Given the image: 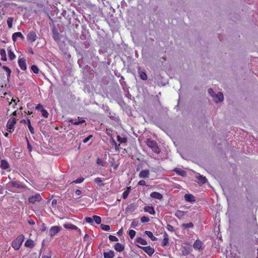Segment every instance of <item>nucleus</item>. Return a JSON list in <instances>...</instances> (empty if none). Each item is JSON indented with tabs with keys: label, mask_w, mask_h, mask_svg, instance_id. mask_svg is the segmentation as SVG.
Masks as SVG:
<instances>
[{
	"label": "nucleus",
	"mask_w": 258,
	"mask_h": 258,
	"mask_svg": "<svg viewBox=\"0 0 258 258\" xmlns=\"http://www.w3.org/2000/svg\"><path fill=\"white\" fill-rule=\"evenodd\" d=\"M24 238L23 234L18 236L12 242V247L16 250H19L24 240Z\"/></svg>",
	"instance_id": "obj_1"
},
{
	"label": "nucleus",
	"mask_w": 258,
	"mask_h": 258,
	"mask_svg": "<svg viewBox=\"0 0 258 258\" xmlns=\"http://www.w3.org/2000/svg\"><path fill=\"white\" fill-rule=\"evenodd\" d=\"M146 143L148 147L151 148L155 153L159 154L160 152V149L159 148L157 142L155 141L148 139L146 141Z\"/></svg>",
	"instance_id": "obj_2"
},
{
	"label": "nucleus",
	"mask_w": 258,
	"mask_h": 258,
	"mask_svg": "<svg viewBox=\"0 0 258 258\" xmlns=\"http://www.w3.org/2000/svg\"><path fill=\"white\" fill-rule=\"evenodd\" d=\"M9 178L10 180L9 184L13 187H16L18 188H24V186L22 185L20 181L16 179L15 177L12 178L10 176H9Z\"/></svg>",
	"instance_id": "obj_3"
},
{
	"label": "nucleus",
	"mask_w": 258,
	"mask_h": 258,
	"mask_svg": "<svg viewBox=\"0 0 258 258\" xmlns=\"http://www.w3.org/2000/svg\"><path fill=\"white\" fill-rule=\"evenodd\" d=\"M42 199L40 195L39 194H36L34 196L30 197L28 199V201L29 203L34 204L36 202L41 201Z\"/></svg>",
	"instance_id": "obj_4"
},
{
	"label": "nucleus",
	"mask_w": 258,
	"mask_h": 258,
	"mask_svg": "<svg viewBox=\"0 0 258 258\" xmlns=\"http://www.w3.org/2000/svg\"><path fill=\"white\" fill-rule=\"evenodd\" d=\"M141 249H143L148 255L152 256L155 252L154 248L150 246H142L137 245Z\"/></svg>",
	"instance_id": "obj_5"
},
{
	"label": "nucleus",
	"mask_w": 258,
	"mask_h": 258,
	"mask_svg": "<svg viewBox=\"0 0 258 258\" xmlns=\"http://www.w3.org/2000/svg\"><path fill=\"white\" fill-rule=\"evenodd\" d=\"M52 37L54 41L58 42L60 40V34L58 32V30L56 29L55 26H53L52 28Z\"/></svg>",
	"instance_id": "obj_6"
},
{
	"label": "nucleus",
	"mask_w": 258,
	"mask_h": 258,
	"mask_svg": "<svg viewBox=\"0 0 258 258\" xmlns=\"http://www.w3.org/2000/svg\"><path fill=\"white\" fill-rule=\"evenodd\" d=\"M37 38V35L34 31H30L27 35V39L30 42H34Z\"/></svg>",
	"instance_id": "obj_7"
},
{
	"label": "nucleus",
	"mask_w": 258,
	"mask_h": 258,
	"mask_svg": "<svg viewBox=\"0 0 258 258\" xmlns=\"http://www.w3.org/2000/svg\"><path fill=\"white\" fill-rule=\"evenodd\" d=\"M60 227L58 226L51 227L49 231V235L51 237L54 236L60 230Z\"/></svg>",
	"instance_id": "obj_8"
},
{
	"label": "nucleus",
	"mask_w": 258,
	"mask_h": 258,
	"mask_svg": "<svg viewBox=\"0 0 258 258\" xmlns=\"http://www.w3.org/2000/svg\"><path fill=\"white\" fill-rule=\"evenodd\" d=\"M16 123V119L15 118H11L7 123L8 131L11 133L12 130H13L14 125Z\"/></svg>",
	"instance_id": "obj_9"
},
{
	"label": "nucleus",
	"mask_w": 258,
	"mask_h": 258,
	"mask_svg": "<svg viewBox=\"0 0 258 258\" xmlns=\"http://www.w3.org/2000/svg\"><path fill=\"white\" fill-rule=\"evenodd\" d=\"M203 242L199 239H197L193 244L195 249L200 250L202 249Z\"/></svg>",
	"instance_id": "obj_10"
},
{
	"label": "nucleus",
	"mask_w": 258,
	"mask_h": 258,
	"mask_svg": "<svg viewBox=\"0 0 258 258\" xmlns=\"http://www.w3.org/2000/svg\"><path fill=\"white\" fill-rule=\"evenodd\" d=\"M150 175V172L149 170H142L139 173V176L142 178H148Z\"/></svg>",
	"instance_id": "obj_11"
},
{
	"label": "nucleus",
	"mask_w": 258,
	"mask_h": 258,
	"mask_svg": "<svg viewBox=\"0 0 258 258\" xmlns=\"http://www.w3.org/2000/svg\"><path fill=\"white\" fill-rule=\"evenodd\" d=\"M18 64L21 70L25 71L27 69L26 61L24 58H19L18 60Z\"/></svg>",
	"instance_id": "obj_12"
},
{
	"label": "nucleus",
	"mask_w": 258,
	"mask_h": 258,
	"mask_svg": "<svg viewBox=\"0 0 258 258\" xmlns=\"http://www.w3.org/2000/svg\"><path fill=\"white\" fill-rule=\"evenodd\" d=\"M138 73L139 74L140 78H141V79L144 81H146L147 80L148 77L145 70H141V68H139V69H138Z\"/></svg>",
	"instance_id": "obj_13"
},
{
	"label": "nucleus",
	"mask_w": 258,
	"mask_h": 258,
	"mask_svg": "<svg viewBox=\"0 0 258 258\" xmlns=\"http://www.w3.org/2000/svg\"><path fill=\"white\" fill-rule=\"evenodd\" d=\"M18 38H21L22 40L24 39V36L22 35L21 32H18L14 33L12 35L13 40L15 42L16 41Z\"/></svg>",
	"instance_id": "obj_14"
},
{
	"label": "nucleus",
	"mask_w": 258,
	"mask_h": 258,
	"mask_svg": "<svg viewBox=\"0 0 258 258\" xmlns=\"http://www.w3.org/2000/svg\"><path fill=\"white\" fill-rule=\"evenodd\" d=\"M163 237L164 238L161 242V245L162 246H165L167 245L169 243V236L168 234L166 232H164Z\"/></svg>",
	"instance_id": "obj_15"
},
{
	"label": "nucleus",
	"mask_w": 258,
	"mask_h": 258,
	"mask_svg": "<svg viewBox=\"0 0 258 258\" xmlns=\"http://www.w3.org/2000/svg\"><path fill=\"white\" fill-rule=\"evenodd\" d=\"M151 197L152 198L158 199V200H162L163 199V196L162 194L158 192L153 191L150 194Z\"/></svg>",
	"instance_id": "obj_16"
},
{
	"label": "nucleus",
	"mask_w": 258,
	"mask_h": 258,
	"mask_svg": "<svg viewBox=\"0 0 258 258\" xmlns=\"http://www.w3.org/2000/svg\"><path fill=\"white\" fill-rule=\"evenodd\" d=\"M144 211L145 212L149 213L150 214L152 215H155V210L152 206H146L144 207Z\"/></svg>",
	"instance_id": "obj_17"
},
{
	"label": "nucleus",
	"mask_w": 258,
	"mask_h": 258,
	"mask_svg": "<svg viewBox=\"0 0 258 258\" xmlns=\"http://www.w3.org/2000/svg\"><path fill=\"white\" fill-rule=\"evenodd\" d=\"M69 122L72 124L79 125L80 124L84 123L85 122V120L84 118L80 119V117H78V121L71 119V120H70Z\"/></svg>",
	"instance_id": "obj_18"
},
{
	"label": "nucleus",
	"mask_w": 258,
	"mask_h": 258,
	"mask_svg": "<svg viewBox=\"0 0 258 258\" xmlns=\"http://www.w3.org/2000/svg\"><path fill=\"white\" fill-rule=\"evenodd\" d=\"M173 171L176 172L177 174L183 177H185L186 175V173L184 170L178 168H175L174 169Z\"/></svg>",
	"instance_id": "obj_19"
},
{
	"label": "nucleus",
	"mask_w": 258,
	"mask_h": 258,
	"mask_svg": "<svg viewBox=\"0 0 258 258\" xmlns=\"http://www.w3.org/2000/svg\"><path fill=\"white\" fill-rule=\"evenodd\" d=\"M114 247L115 250L118 252L122 251L124 249V245L120 243H116Z\"/></svg>",
	"instance_id": "obj_20"
},
{
	"label": "nucleus",
	"mask_w": 258,
	"mask_h": 258,
	"mask_svg": "<svg viewBox=\"0 0 258 258\" xmlns=\"http://www.w3.org/2000/svg\"><path fill=\"white\" fill-rule=\"evenodd\" d=\"M184 199L186 201L189 202H194L195 201L194 196L191 194H185Z\"/></svg>",
	"instance_id": "obj_21"
},
{
	"label": "nucleus",
	"mask_w": 258,
	"mask_h": 258,
	"mask_svg": "<svg viewBox=\"0 0 258 258\" xmlns=\"http://www.w3.org/2000/svg\"><path fill=\"white\" fill-rule=\"evenodd\" d=\"M103 255L104 258H113L114 253L113 251L110 250L109 252H104Z\"/></svg>",
	"instance_id": "obj_22"
},
{
	"label": "nucleus",
	"mask_w": 258,
	"mask_h": 258,
	"mask_svg": "<svg viewBox=\"0 0 258 258\" xmlns=\"http://www.w3.org/2000/svg\"><path fill=\"white\" fill-rule=\"evenodd\" d=\"M215 101L217 102V101L216 100V99H218V101L220 102H221L224 99V96L221 92H218L217 94L215 95L214 98Z\"/></svg>",
	"instance_id": "obj_23"
},
{
	"label": "nucleus",
	"mask_w": 258,
	"mask_h": 258,
	"mask_svg": "<svg viewBox=\"0 0 258 258\" xmlns=\"http://www.w3.org/2000/svg\"><path fill=\"white\" fill-rule=\"evenodd\" d=\"M104 180L101 177H97L94 179V182L97 183L99 186H103L104 185V184L103 183V181Z\"/></svg>",
	"instance_id": "obj_24"
},
{
	"label": "nucleus",
	"mask_w": 258,
	"mask_h": 258,
	"mask_svg": "<svg viewBox=\"0 0 258 258\" xmlns=\"http://www.w3.org/2000/svg\"><path fill=\"white\" fill-rule=\"evenodd\" d=\"M194 224L192 222L188 223H183L181 225V227L184 229H191L194 227Z\"/></svg>",
	"instance_id": "obj_25"
},
{
	"label": "nucleus",
	"mask_w": 258,
	"mask_h": 258,
	"mask_svg": "<svg viewBox=\"0 0 258 258\" xmlns=\"http://www.w3.org/2000/svg\"><path fill=\"white\" fill-rule=\"evenodd\" d=\"M25 246L26 247L32 248L34 246V243L33 240L30 239H28L26 240L25 243Z\"/></svg>",
	"instance_id": "obj_26"
},
{
	"label": "nucleus",
	"mask_w": 258,
	"mask_h": 258,
	"mask_svg": "<svg viewBox=\"0 0 258 258\" xmlns=\"http://www.w3.org/2000/svg\"><path fill=\"white\" fill-rule=\"evenodd\" d=\"M1 166L3 169H7L9 167V164L5 160H2L1 161Z\"/></svg>",
	"instance_id": "obj_27"
},
{
	"label": "nucleus",
	"mask_w": 258,
	"mask_h": 258,
	"mask_svg": "<svg viewBox=\"0 0 258 258\" xmlns=\"http://www.w3.org/2000/svg\"><path fill=\"white\" fill-rule=\"evenodd\" d=\"M145 233L151 238L152 241H155L157 240V238L154 236L153 233L150 231H145Z\"/></svg>",
	"instance_id": "obj_28"
},
{
	"label": "nucleus",
	"mask_w": 258,
	"mask_h": 258,
	"mask_svg": "<svg viewBox=\"0 0 258 258\" xmlns=\"http://www.w3.org/2000/svg\"><path fill=\"white\" fill-rule=\"evenodd\" d=\"M136 241L142 245H147V242L146 240L141 237L136 238Z\"/></svg>",
	"instance_id": "obj_29"
},
{
	"label": "nucleus",
	"mask_w": 258,
	"mask_h": 258,
	"mask_svg": "<svg viewBox=\"0 0 258 258\" xmlns=\"http://www.w3.org/2000/svg\"><path fill=\"white\" fill-rule=\"evenodd\" d=\"M131 186H129V187H127V188L126 189V190L123 191V192L122 194V198L123 199H126L127 198V197L131 191Z\"/></svg>",
	"instance_id": "obj_30"
},
{
	"label": "nucleus",
	"mask_w": 258,
	"mask_h": 258,
	"mask_svg": "<svg viewBox=\"0 0 258 258\" xmlns=\"http://www.w3.org/2000/svg\"><path fill=\"white\" fill-rule=\"evenodd\" d=\"M0 54L1 55V59L3 61L7 60V55L6 51L4 49H0Z\"/></svg>",
	"instance_id": "obj_31"
},
{
	"label": "nucleus",
	"mask_w": 258,
	"mask_h": 258,
	"mask_svg": "<svg viewBox=\"0 0 258 258\" xmlns=\"http://www.w3.org/2000/svg\"><path fill=\"white\" fill-rule=\"evenodd\" d=\"M111 143L114 146L115 151H119L120 149V145L117 144L115 141L112 138L111 140Z\"/></svg>",
	"instance_id": "obj_32"
},
{
	"label": "nucleus",
	"mask_w": 258,
	"mask_h": 258,
	"mask_svg": "<svg viewBox=\"0 0 258 258\" xmlns=\"http://www.w3.org/2000/svg\"><path fill=\"white\" fill-rule=\"evenodd\" d=\"M8 54H9V57L10 60H13L15 57L16 55L14 53V52L12 51L10 47H9L8 48Z\"/></svg>",
	"instance_id": "obj_33"
},
{
	"label": "nucleus",
	"mask_w": 258,
	"mask_h": 258,
	"mask_svg": "<svg viewBox=\"0 0 258 258\" xmlns=\"http://www.w3.org/2000/svg\"><path fill=\"white\" fill-rule=\"evenodd\" d=\"M64 227L67 229L73 230H77L78 229L77 226L72 224H64Z\"/></svg>",
	"instance_id": "obj_34"
},
{
	"label": "nucleus",
	"mask_w": 258,
	"mask_h": 258,
	"mask_svg": "<svg viewBox=\"0 0 258 258\" xmlns=\"http://www.w3.org/2000/svg\"><path fill=\"white\" fill-rule=\"evenodd\" d=\"M27 124H28V127L29 128V130L30 133L32 134H34L35 132H34V128L31 125L30 119L29 118H27Z\"/></svg>",
	"instance_id": "obj_35"
},
{
	"label": "nucleus",
	"mask_w": 258,
	"mask_h": 258,
	"mask_svg": "<svg viewBox=\"0 0 258 258\" xmlns=\"http://www.w3.org/2000/svg\"><path fill=\"white\" fill-rule=\"evenodd\" d=\"M93 221L97 224H100L101 222V218L100 217L96 215H94L93 216Z\"/></svg>",
	"instance_id": "obj_36"
},
{
	"label": "nucleus",
	"mask_w": 258,
	"mask_h": 258,
	"mask_svg": "<svg viewBox=\"0 0 258 258\" xmlns=\"http://www.w3.org/2000/svg\"><path fill=\"white\" fill-rule=\"evenodd\" d=\"M117 140L120 143H125L127 142V138L125 137L121 138L120 136H117Z\"/></svg>",
	"instance_id": "obj_37"
},
{
	"label": "nucleus",
	"mask_w": 258,
	"mask_h": 258,
	"mask_svg": "<svg viewBox=\"0 0 258 258\" xmlns=\"http://www.w3.org/2000/svg\"><path fill=\"white\" fill-rule=\"evenodd\" d=\"M3 69L7 72V77H10L11 74V69L9 67H8L7 66H3Z\"/></svg>",
	"instance_id": "obj_38"
},
{
	"label": "nucleus",
	"mask_w": 258,
	"mask_h": 258,
	"mask_svg": "<svg viewBox=\"0 0 258 258\" xmlns=\"http://www.w3.org/2000/svg\"><path fill=\"white\" fill-rule=\"evenodd\" d=\"M198 179H199V181L203 184L206 183L207 181V179L206 178V177H205L203 175H200Z\"/></svg>",
	"instance_id": "obj_39"
},
{
	"label": "nucleus",
	"mask_w": 258,
	"mask_h": 258,
	"mask_svg": "<svg viewBox=\"0 0 258 258\" xmlns=\"http://www.w3.org/2000/svg\"><path fill=\"white\" fill-rule=\"evenodd\" d=\"M41 112L42 116H43L45 118H48L49 113L46 109L42 108V109L41 110Z\"/></svg>",
	"instance_id": "obj_40"
},
{
	"label": "nucleus",
	"mask_w": 258,
	"mask_h": 258,
	"mask_svg": "<svg viewBox=\"0 0 258 258\" xmlns=\"http://www.w3.org/2000/svg\"><path fill=\"white\" fill-rule=\"evenodd\" d=\"M13 22V18L9 17L7 19V22L8 24V27L9 28H12Z\"/></svg>",
	"instance_id": "obj_41"
},
{
	"label": "nucleus",
	"mask_w": 258,
	"mask_h": 258,
	"mask_svg": "<svg viewBox=\"0 0 258 258\" xmlns=\"http://www.w3.org/2000/svg\"><path fill=\"white\" fill-rule=\"evenodd\" d=\"M101 228L104 231H109L110 229V226L108 225L101 224L100 225Z\"/></svg>",
	"instance_id": "obj_42"
},
{
	"label": "nucleus",
	"mask_w": 258,
	"mask_h": 258,
	"mask_svg": "<svg viewBox=\"0 0 258 258\" xmlns=\"http://www.w3.org/2000/svg\"><path fill=\"white\" fill-rule=\"evenodd\" d=\"M128 235L131 239H133L136 235V231L133 229H131L128 231Z\"/></svg>",
	"instance_id": "obj_43"
},
{
	"label": "nucleus",
	"mask_w": 258,
	"mask_h": 258,
	"mask_svg": "<svg viewBox=\"0 0 258 258\" xmlns=\"http://www.w3.org/2000/svg\"><path fill=\"white\" fill-rule=\"evenodd\" d=\"M31 70L33 71V72L35 74H38L39 72V69L36 65H32L31 66Z\"/></svg>",
	"instance_id": "obj_44"
},
{
	"label": "nucleus",
	"mask_w": 258,
	"mask_h": 258,
	"mask_svg": "<svg viewBox=\"0 0 258 258\" xmlns=\"http://www.w3.org/2000/svg\"><path fill=\"white\" fill-rule=\"evenodd\" d=\"M108 238L111 241H117L118 240V238L114 235H110Z\"/></svg>",
	"instance_id": "obj_45"
},
{
	"label": "nucleus",
	"mask_w": 258,
	"mask_h": 258,
	"mask_svg": "<svg viewBox=\"0 0 258 258\" xmlns=\"http://www.w3.org/2000/svg\"><path fill=\"white\" fill-rule=\"evenodd\" d=\"M150 219L148 217L143 216L141 218V221L142 223H146L149 221Z\"/></svg>",
	"instance_id": "obj_46"
},
{
	"label": "nucleus",
	"mask_w": 258,
	"mask_h": 258,
	"mask_svg": "<svg viewBox=\"0 0 258 258\" xmlns=\"http://www.w3.org/2000/svg\"><path fill=\"white\" fill-rule=\"evenodd\" d=\"M96 163H97V164H98L99 165H101L103 167L105 166L102 160L99 157H98L97 159Z\"/></svg>",
	"instance_id": "obj_47"
},
{
	"label": "nucleus",
	"mask_w": 258,
	"mask_h": 258,
	"mask_svg": "<svg viewBox=\"0 0 258 258\" xmlns=\"http://www.w3.org/2000/svg\"><path fill=\"white\" fill-rule=\"evenodd\" d=\"M166 228L168 231L170 232H173L174 231V227L169 224L167 225Z\"/></svg>",
	"instance_id": "obj_48"
},
{
	"label": "nucleus",
	"mask_w": 258,
	"mask_h": 258,
	"mask_svg": "<svg viewBox=\"0 0 258 258\" xmlns=\"http://www.w3.org/2000/svg\"><path fill=\"white\" fill-rule=\"evenodd\" d=\"M138 223H139L138 221L136 219H134L132 222L131 226L132 227H135L138 226Z\"/></svg>",
	"instance_id": "obj_49"
},
{
	"label": "nucleus",
	"mask_w": 258,
	"mask_h": 258,
	"mask_svg": "<svg viewBox=\"0 0 258 258\" xmlns=\"http://www.w3.org/2000/svg\"><path fill=\"white\" fill-rule=\"evenodd\" d=\"M84 180V178H79L77 179H76L75 180H74L73 183H82Z\"/></svg>",
	"instance_id": "obj_50"
},
{
	"label": "nucleus",
	"mask_w": 258,
	"mask_h": 258,
	"mask_svg": "<svg viewBox=\"0 0 258 258\" xmlns=\"http://www.w3.org/2000/svg\"><path fill=\"white\" fill-rule=\"evenodd\" d=\"M85 221L87 223L92 224L93 223V218L86 217L85 218Z\"/></svg>",
	"instance_id": "obj_51"
},
{
	"label": "nucleus",
	"mask_w": 258,
	"mask_h": 258,
	"mask_svg": "<svg viewBox=\"0 0 258 258\" xmlns=\"http://www.w3.org/2000/svg\"><path fill=\"white\" fill-rule=\"evenodd\" d=\"M184 212H182V211H177L175 215L177 217H182L184 216Z\"/></svg>",
	"instance_id": "obj_52"
},
{
	"label": "nucleus",
	"mask_w": 258,
	"mask_h": 258,
	"mask_svg": "<svg viewBox=\"0 0 258 258\" xmlns=\"http://www.w3.org/2000/svg\"><path fill=\"white\" fill-rule=\"evenodd\" d=\"M208 93L209 94L212 96L213 97V98H214L215 96V93L214 92V91H213V90L211 88H210L209 90H208Z\"/></svg>",
	"instance_id": "obj_53"
},
{
	"label": "nucleus",
	"mask_w": 258,
	"mask_h": 258,
	"mask_svg": "<svg viewBox=\"0 0 258 258\" xmlns=\"http://www.w3.org/2000/svg\"><path fill=\"white\" fill-rule=\"evenodd\" d=\"M93 137V135H90L88 137L85 138L83 140V143H87L90 140V139H91Z\"/></svg>",
	"instance_id": "obj_54"
},
{
	"label": "nucleus",
	"mask_w": 258,
	"mask_h": 258,
	"mask_svg": "<svg viewBox=\"0 0 258 258\" xmlns=\"http://www.w3.org/2000/svg\"><path fill=\"white\" fill-rule=\"evenodd\" d=\"M27 148L30 152H31L32 150V147L31 145H30L29 141L27 139Z\"/></svg>",
	"instance_id": "obj_55"
},
{
	"label": "nucleus",
	"mask_w": 258,
	"mask_h": 258,
	"mask_svg": "<svg viewBox=\"0 0 258 258\" xmlns=\"http://www.w3.org/2000/svg\"><path fill=\"white\" fill-rule=\"evenodd\" d=\"M36 109L37 110H40L42 109V108H43V106L40 104H37V105L35 107Z\"/></svg>",
	"instance_id": "obj_56"
},
{
	"label": "nucleus",
	"mask_w": 258,
	"mask_h": 258,
	"mask_svg": "<svg viewBox=\"0 0 258 258\" xmlns=\"http://www.w3.org/2000/svg\"><path fill=\"white\" fill-rule=\"evenodd\" d=\"M138 185H146V181L144 180H141L138 182Z\"/></svg>",
	"instance_id": "obj_57"
},
{
	"label": "nucleus",
	"mask_w": 258,
	"mask_h": 258,
	"mask_svg": "<svg viewBox=\"0 0 258 258\" xmlns=\"http://www.w3.org/2000/svg\"><path fill=\"white\" fill-rule=\"evenodd\" d=\"M57 204V200L53 199L51 202V206L54 207Z\"/></svg>",
	"instance_id": "obj_58"
},
{
	"label": "nucleus",
	"mask_w": 258,
	"mask_h": 258,
	"mask_svg": "<svg viewBox=\"0 0 258 258\" xmlns=\"http://www.w3.org/2000/svg\"><path fill=\"white\" fill-rule=\"evenodd\" d=\"M82 191L80 189H77L75 191V194L77 195H78V196H80L82 194Z\"/></svg>",
	"instance_id": "obj_59"
},
{
	"label": "nucleus",
	"mask_w": 258,
	"mask_h": 258,
	"mask_svg": "<svg viewBox=\"0 0 258 258\" xmlns=\"http://www.w3.org/2000/svg\"><path fill=\"white\" fill-rule=\"evenodd\" d=\"M28 223L30 224V225H34L35 222L33 220L30 219L28 220Z\"/></svg>",
	"instance_id": "obj_60"
},
{
	"label": "nucleus",
	"mask_w": 258,
	"mask_h": 258,
	"mask_svg": "<svg viewBox=\"0 0 258 258\" xmlns=\"http://www.w3.org/2000/svg\"><path fill=\"white\" fill-rule=\"evenodd\" d=\"M12 101L14 102L15 103V104H17V102H19V99L18 98H17V99H14L13 98L12 100Z\"/></svg>",
	"instance_id": "obj_61"
},
{
	"label": "nucleus",
	"mask_w": 258,
	"mask_h": 258,
	"mask_svg": "<svg viewBox=\"0 0 258 258\" xmlns=\"http://www.w3.org/2000/svg\"><path fill=\"white\" fill-rule=\"evenodd\" d=\"M21 123L26 124L27 123V119L26 120L25 119H22L21 120Z\"/></svg>",
	"instance_id": "obj_62"
},
{
	"label": "nucleus",
	"mask_w": 258,
	"mask_h": 258,
	"mask_svg": "<svg viewBox=\"0 0 258 258\" xmlns=\"http://www.w3.org/2000/svg\"><path fill=\"white\" fill-rule=\"evenodd\" d=\"M122 229H120L117 232V234H118V235H120L121 234H122Z\"/></svg>",
	"instance_id": "obj_63"
},
{
	"label": "nucleus",
	"mask_w": 258,
	"mask_h": 258,
	"mask_svg": "<svg viewBox=\"0 0 258 258\" xmlns=\"http://www.w3.org/2000/svg\"><path fill=\"white\" fill-rule=\"evenodd\" d=\"M42 258H51V256L43 255Z\"/></svg>",
	"instance_id": "obj_64"
}]
</instances>
